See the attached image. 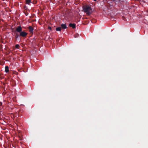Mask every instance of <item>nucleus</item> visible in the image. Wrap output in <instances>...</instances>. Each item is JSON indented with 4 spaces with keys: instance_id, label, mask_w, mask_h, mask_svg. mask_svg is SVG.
Wrapping results in <instances>:
<instances>
[{
    "instance_id": "f8f14e48",
    "label": "nucleus",
    "mask_w": 148,
    "mask_h": 148,
    "mask_svg": "<svg viewBox=\"0 0 148 148\" xmlns=\"http://www.w3.org/2000/svg\"><path fill=\"white\" fill-rule=\"evenodd\" d=\"M61 29V27H58L56 28V30L57 31H60Z\"/></svg>"
},
{
    "instance_id": "a211bd4d",
    "label": "nucleus",
    "mask_w": 148,
    "mask_h": 148,
    "mask_svg": "<svg viewBox=\"0 0 148 148\" xmlns=\"http://www.w3.org/2000/svg\"><path fill=\"white\" fill-rule=\"evenodd\" d=\"M147 12L148 13V10H147Z\"/></svg>"
},
{
    "instance_id": "f3484780",
    "label": "nucleus",
    "mask_w": 148,
    "mask_h": 148,
    "mask_svg": "<svg viewBox=\"0 0 148 148\" xmlns=\"http://www.w3.org/2000/svg\"><path fill=\"white\" fill-rule=\"evenodd\" d=\"M49 29H51V27H49Z\"/></svg>"
},
{
    "instance_id": "39448f33",
    "label": "nucleus",
    "mask_w": 148,
    "mask_h": 148,
    "mask_svg": "<svg viewBox=\"0 0 148 148\" xmlns=\"http://www.w3.org/2000/svg\"><path fill=\"white\" fill-rule=\"evenodd\" d=\"M82 11L84 12L88 16L90 15L93 12L92 10H82Z\"/></svg>"
},
{
    "instance_id": "1a4fd4ad",
    "label": "nucleus",
    "mask_w": 148,
    "mask_h": 148,
    "mask_svg": "<svg viewBox=\"0 0 148 148\" xmlns=\"http://www.w3.org/2000/svg\"><path fill=\"white\" fill-rule=\"evenodd\" d=\"M108 12V10H103L102 13L104 15H107Z\"/></svg>"
},
{
    "instance_id": "423d86ee",
    "label": "nucleus",
    "mask_w": 148,
    "mask_h": 148,
    "mask_svg": "<svg viewBox=\"0 0 148 148\" xmlns=\"http://www.w3.org/2000/svg\"><path fill=\"white\" fill-rule=\"evenodd\" d=\"M28 29L29 30V32L33 34V31L34 30V28L31 26H29L28 27Z\"/></svg>"
},
{
    "instance_id": "7ed1b4c3",
    "label": "nucleus",
    "mask_w": 148,
    "mask_h": 148,
    "mask_svg": "<svg viewBox=\"0 0 148 148\" xmlns=\"http://www.w3.org/2000/svg\"><path fill=\"white\" fill-rule=\"evenodd\" d=\"M37 1H32L31 0H25V3L26 5L33 6L34 4L36 3Z\"/></svg>"
},
{
    "instance_id": "9d476101",
    "label": "nucleus",
    "mask_w": 148,
    "mask_h": 148,
    "mask_svg": "<svg viewBox=\"0 0 148 148\" xmlns=\"http://www.w3.org/2000/svg\"><path fill=\"white\" fill-rule=\"evenodd\" d=\"M17 32H16V31H15V38L16 39V40L18 38H19V35L17 33Z\"/></svg>"
},
{
    "instance_id": "4468645a",
    "label": "nucleus",
    "mask_w": 148,
    "mask_h": 148,
    "mask_svg": "<svg viewBox=\"0 0 148 148\" xmlns=\"http://www.w3.org/2000/svg\"><path fill=\"white\" fill-rule=\"evenodd\" d=\"M24 13H25V14L26 15V16H27V15L28 14H27V13H26L25 12H24Z\"/></svg>"
},
{
    "instance_id": "2eb2a0df",
    "label": "nucleus",
    "mask_w": 148,
    "mask_h": 148,
    "mask_svg": "<svg viewBox=\"0 0 148 148\" xmlns=\"http://www.w3.org/2000/svg\"><path fill=\"white\" fill-rule=\"evenodd\" d=\"M2 103L1 102H0V106H1L2 105Z\"/></svg>"
},
{
    "instance_id": "9b49d317",
    "label": "nucleus",
    "mask_w": 148,
    "mask_h": 148,
    "mask_svg": "<svg viewBox=\"0 0 148 148\" xmlns=\"http://www.w3.org/2000/svg\"><path fill=\"white\" fill-rule=\"evenodd\" d=\"M9 67L8 66H6L5 67V71L6 73H8L9 72Z\"/></svg>"
},
{
    "instance_id": "ddd939ff",
    "label": "nucleus",
    "mask_w": 148,
    "mask_h": 148,
    "mask_svg": "<svg viewBox=\"0 0 148 148\" xmlns=\"http://www.w3.org/2000/svg\"><path fill=\"white\" fill-rule=\"evenodd\" d=\"M15 47L17 49H18L19 47H20V46L18 44H17L15 45Z\"/></svg>"
},
{
    "instance_id": "6e6552de",
    "label": "nucleus",
    "mask_w": 148,
    "mask_h": 148,
    "mask_svg": "<svg viewBox=\"0 0 148 148\" xmlns=\"http://www.w3.org/2000/svg\"><path fill=\"white\" fill-rule=\"evenodd\" d=\"M61 29H65L67 28V27L65 24H62L61 25Z\"/></svg>"
},
{
    "instance_id": "f03ea898",
    "label": "nucleus",
    "mask_w": 148,
    "mask_h": 148,
    "mask_svg": "<svg viewBox=\"0 0 148 148\" xmlns=\"http://www.w3.org/2000/svg\"><path fill=\"white\" fill-rule=\"evenodd\" d=\"M22 29L21 26H18L16 28V32L20 33L19 36L23 37H25L27 34V33L24 31H22Z\"/></svg>"
},
{
    "instance_id": "f257e3e1",
    "label": "nucleus",
    "mask_w": 148,
    "mask_h": 148,
    "mask_svg": "<svg viewBox=\"0 0 148 148\" xmlns=\"http://www.w3.org/2000/svg\"><path fill=\"white\" fill-rule=\"evenodd\" d=\"M78 14V12L76 11H73L71 10H67L65 12L64 16L69 18L72 16H75Z\"/></svg>"
},
{
    "instance_id": "dca6fc26",
    "label": "nucleus",
    "mask_w": 148,
    "mask_h": 148,
    "mask_svg": "<svg viewBox=\"0 0 148 148\" xmlns=\"http://www.w3.org/2000/svg\"><path fill=\"white\" fill-rule=\"evenodd\" d=\"M86 9H87V10H88V9H90L89 8H87Z\"/></svg>"
},
{
    "instance_id": "0eeeda50",
    "label": "nucleus",
    "mask_w": 148,
    "mask_h": 148,
    "mask_svg": "<svg viewBox=\"0 0 148 148\" xmlns=\"http://www.w3.org/2000/svg\"><path fill=\"white\" fill-rule=\"evenodd\" d=\"M70 27H72L73 29H75L76 27V24L75 23H70L69 24Z\"/></svg>"
},
{
    "instance_id": "20e7f679",
    "label": "nucleus",
    "mask_w": 148,
    "mask_h": 148,
    "mask_svg": "<svg viewBox=\"0 0 148 148\" xmlns=\"http://www.w3.org/2000/svg\"><path fill=\"white\" fill-rule=\"evenodd\" d=\"M114 10H108V13L107 15H110L111 17L115 16L116 15L117 13H115V11Z\"/></svg>"
}]
</instances>
